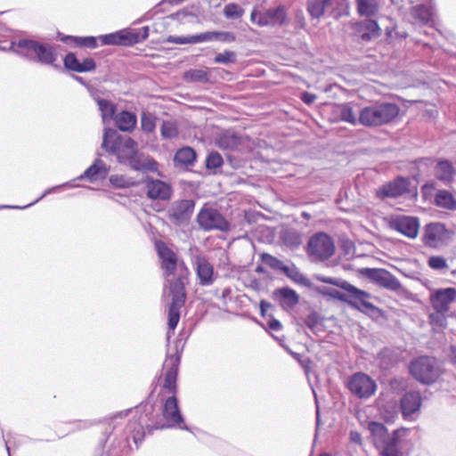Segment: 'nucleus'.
Segmentation results:
<instances>
[{
	"label": "nucleus",
	"mask_w": 456,
	"mask_h": 456,
	"mask_svg": "<svg viewBox=\"0 0 456 456\" xmlns=\"http://www.w3.org/2000/svg\"><path fill=\"white\" fill-rule=\"evenodd\" d=\"M156 250L161 260V268L167 281L169 283L172 302L168 310V330L167 332V340L174 333L179 320L180 309L184 305L185 281L187 280L189 270L183 260H179L176 254L167 247L163 241L155 243Z\"/></svg>",
	"instance_id": "nucleus-1"
},
{
	"label": "nucleus",
	"mask_w": 456,
	"mask_h": 456,
	"mask_svg": "<svg viewBox=\"0 0 456 456\" xmlns=\"http://www.w3.org/2000/svg\"><path fill=\"white\" fill-rule=\"evenodd\" d=\"M138 419L130 421L128 427L133 433L135 444L142 442L145 429L151 433L154 429H163L177 426L182 429H188L183 424L178 400L175 395H169L163 400L162 417L154 415V404L148 399L144 403L137 407Z\"/></svg>",
	"instance_id": "nucleus-2"
},
{
	"label": "nucleus",
	"mask_w": 456,
	"mask_h": 456,
	"mask_svg": "<svg viewBox=\"0 0 456 456\" xmlns=\"http://www.w3.org/2000/svg\"><path fill=\"white\" fill-rule=\"evenodd\" d=\"M102 147L107 152L117 156L120 163L127 164L134 170H158V163L152 158L140 153L134 139L120 135L115 129H104Z\"/></svg>",
	"instance_id": "nucleus-3"
},
{
	"label": "nucleus",
	"mask_w": 456,
	"mask_h": 456,
	"mask_svg": "<svg viewBox=\"0 0 456 456\" xmlns=\"http://www.w3.org/2000/svg\"><path fill=\"white\" fill-rule=\"evenodd\" d=\"M316 280L324 283L332 284L348 292L349 299H347L346 303L353 308L370 315H375L379 313V308L368 301L370 297V293L354 287L346 281L323 275H317Z\"/></svg>",
	"instance_id": "nucleus-4"
},
{
	"label": "nucleus",
	"mask_w": 456,
	"mask_h": 456,
	"mask_svg": "<svg viewBox=\"0 0 456 456\" xmlns=\"http://www.w3.org/2000/svg\"><path fill=\"white\" fill-rule=\"evenodd\" d=\"M397 104L388 102H379L360 110V125L376 127L392 122L399 114Z\"/></svg>",
	"instance_id": "nucleus-5"
},
{
	"label": "nucleus",
	"mask_w": 456,
	"mask_h": 456,
	"mask_svg": "<svg viewBox=\"0 0 456 456\" xmlns=\"http://www.w3.org/2000/svg\"><path fill=\"white\" fill-rule=\"evenodd\" d=\"M10 49L43 64H53L56 60V53L51 45L35 40L20 39L17 43L12 42Z\"/></svg>",
	"instance_id": "nucleus-6"
},
{
	"label": "nucleus",
	"mask_w": 456,
	"mask_h": 456,
	"mask_svg": "<svg viewBox=\"0 0 456 456\" xmlns=\"http://www.w3.org/2000/svg\"><path fill=\"white\" fill-rule=\"evenodd\" d=\"M250 20L260 27H282L289 24L287 9L284 5H277L266 10L253 9Z\"/></svg>",
	"instance_id": "nucleus-7"
},
{
	"label": "nucleus",
	"mask_w": 456,
	"mask_h": 456,
	"mask_svg": "<svg viewBox=\"0 0 456 456\" xmlns=\"http://www.w3.org/2000/svg\"><path fill=\"white\" fill-rule=\"evenodd\" d=\"M409 369L413 378L423 384L434 383L440 376L436 360L428 356H421L411 361Z\"/></svg>",
	"instance_id": "nucleus-8"
},
{
	"label": "nucleus",
	"mask_w": 456,
	"mask_h": 456,
	"mask_svg": "<svg viewBox=\"0 0 456 456\" xmlns=\"http://www.w3.org/2000/svg\"><path fill=\"white\" fill-rule=\"evenodd\" d=\"M197 223L206 232L212 230L227 232L230 229V224L224 216L216 208L208 205H204L198 213Z\"/></svg>",
	"instance_id": "nucleus-9"
},
{
	"label": "nucleus",
	"mask_w": 456,
	"mask_h": 456,
	"mask_svg": "<svg viewBox=\"0 0 456 456\" xmlns=\"http://www.w3.org/2000/svg\"><path fill=\"white\" fill-rule=\"evenodd\" d=\"M334 251L335 245L332 239L324 232L315 233L308 241V255L316 260L329 259Z\"/></svg>",
	"instance_id": "nucleus-10"
},
{
	"label": "nucleus",
	"mask_w": 456,
	"mask_h": 456,
	"mask_svg": "<svg viewBox=\"0 0 456 456\" xmlns=\"http://www.w3.org/2000/svg\"><path fill=\"white\" fill-rule=\"evenodd\" d=\"M346 386L350 392L359 398H369L377 388L375 381L362 372L352 375L348 379Z\"/></svg>",
	"instance_id": "nucleus-11"
},
{
	"label": "nucleus",
	"mask_w": 456,
	"mask_h": 456,
	"mask_svg": "<svg viewBox=\"0 0 456 456\" xmlns=\"http://www.w3.org/2000/svg\"><path fill=\"white\" fill-rule=\"evenodd\" d=\"M194 208L195 202L192 200H175L168 209L169 219L176 225L187 224L191 219Z\"/></svg>",
	"instance_id": "nucleus-12"
},
{
	"label": "nucleus",
	"mask_w": 456,
	"mask_h": 456,
	"mask_svg": "<svg viewBox=\"0 0 456 456\" xmlns=\"http://www.w3.org/2000/svg\"><path fill=\"white\" fill-rule=\"evenodd\" d=\"M179 362L180 356L178 354H167L163 364V370L166 371L163 390L167 391L170 395H175L177 391L176 379Z\"/></svg>",
	"instance_id": "nucleus-13"
},
{
	"label": "nucleus",
	"mask_w": 456,
	"mask_h": 456,
	"mask_svg": "<svg viewBox=\"0 0 456 456\" xmlns=\"http://www.w3.org/2000/svg\"><path fill=\"white\" fill-rule=\"evenodd\" d=\"M362 273L378 285L391 290H397L401 283L397 278L385 269L363 268Z\"/></svg>",
	"instance_id": "nucleus-14"
},
{
	"label": "nucleus",
	"mask_w": 456,
	"mask_h": 456,
	"mask_svg": "<svg viewBox=\"0 0 456 456\" xmlns=\"http://www.w3.org/2000/svg\"><path fill=\"white\" fill-rule=\"evenodd\" d=\"M390 228L410 239H415L419 233V223L417 217L400 216L390 221Z\"/></svg>",
	"instance_id": "nucleus-15"
},
{
	"label": "nucleus",
	"mask_w": 456,
	"mask_h": 456,
	"mask_svg": "<svg viewBox=\"0 0 456 456\" xmlns=\"http://www.w3.org/2000/svg\"><path fill=\"white\" fill-rule=\"evenodd\" d=\"M248 138L232 131L222 132L216 139V145L222 150L240 151L248 143Z\"/></svg>",
	"instance_id": "nucleus-16"
},
{
	"label": "nucleus",
	"mask_w": 456,
	"mask_h": 456,
	"mask_svg": "<svg viewBox=\"0 0 456 456\" xmlns=\"http://www.w3.org/2000/svg\"><path fill=\"white\" fill-rule=\"evenodd\" d=\"M429 299L434 310L449 312L450 305L456 299V289L446 288L436 289L431 292Z\"/></svg>",
	"instance_id": "nucleus-17"
},
{
	"label": "nucleus",
	"mask_w": 456,
	"mask_h": 456,
	"mask_svg": "<svg viewBox=\"0 0 456 456\" xmlns=\"http://www.w3.org/2000/svg\"><path fill=\"white\" fill-rule=\"evenodd\" d=\"M354 35L364 42H370L380 37L381 28L374 20L368 19L352 25Z\"/></svg>",
	"instance_id": "nucleus-18"
},
{
	"label": "nucleus",
	"mask_w": 456,
	"mask_h": 456,
	"mask_svg": "<svg viewBox=\"0 0 456 456\" xmlns=\"http://www.w3.org/2000/svg\"><path fill=\"white\" fill-rule=\"evenodd\" d=\"M368 429L370 430L372 441L378 449L384 447L392 441H395L398 437V430L394 431L391 436L386 427L379 422L370 421L368 424Z\"/></svg>",
	"instance_id": "nucleus-19"
},
{
	"label": "nucleus",
	"mask_w": 456,
	"mask_h": 456,
	"mask_svg": "<svg viewBox=\"0 0 456 456\" xmlns=\"http://www.w3.org/2000/svg\"><path fill=\"white\" fill-rule=\"evenodd\" d=\"M98 39L102 45H132L139 42V36L126 30H120L100 36Z\"/></svg>",
	"instance_id": "nucleus-20"
},
{
	"label": "nucleus",
	"mask_w": 456,
	"mask_h": 456,
	"mask_svg": "<svg viewBox=\"0 0 456 456\" xmlns=\"http://www.w3.org/2000/svg\"><path fill=\"white\" fill-rule=\"evenodd\" d=\"M196 273L201 286L212 285L216 280L213 265L203 256H196Z\"/></svg>",
	"instance_id": "nucleus-21"
},
{
	"label": "nucleus",
	"mask_w": 456,
	"mask_h": 456,
	"mask_svg": "<svg viewBox=\"0 0 456 456\" xmlns=\"http://www.w3.org/2000/svg\"><path fill=\"white\" fill-rule=\"evenodd\" d=\"M147 195L153 200H168L172 194L171 186L160 180H148L146 182Z\"/></svg>",
	"instance_id": "nucleus-22"
},
{
	"label": "nucleus",
	"mask_w": 456,
	"mask_h": 456,
	"mask_svg": "<svg viewBox=\"0 0 456 456\" xmlns=\"http://www.w3.org/2000/svg\"><path fill=\"white\" fill-rule=\"evenodd\" d=\"M420 405L421 395L419 392H408L404 394L401 399V410L404 418H409L417 412Z\"/></svg>",
	"instance_id": "nucleus-23"
},
{
	"label": "nucleus",
	"mask_w": 456,
	"mask_h": 456,
	"mask_svg": "<svg viewBox=\"0 0 456 456\" xmlns=\"http://www.w3.org/2000/svg\"><path fill=\"white\" fill-rule=\"evenodd\" d=\"M64 66L68 69L79 73L92 71L96 68L95 62L92 58H86L84 59L83 61H79L72 53H69L65 56Z\"/></svg>",
	"instance_id": "nucleus-24"
},
{
	"label": "nucleus",
	"mask_w": 456,
	"mask_h": 456,
	"mask_svg": "<svg viewBox=\"0 0 456 456\" xmlns=\"http://www.w3.org/2000/svg\"><path fill=\"white\" fill-rule=\"evenodd\" d=\"M409 181L406 178L399 177L395 181L384 184L379 189L381 196L396 198L408 191Z\"/></svg>",
	"instance_id": "nucleus-25"
},
{
	"label": "nucleus",
	"mask_w": 456,
	"mask_h": 456,
	"mask_svg": "<svg viewBox=\"0 0 456 456\" xmlns=\"http://www.w3.org/2000/svg\"><path fill=\"white\" fill-rule=\"evenodd\" d=\"M273 296L283 309H292L299 302L298 294L289 287L275 289Z\"/></svg>",
	"instance_id": "nucleus-26"
},
{
	"label": "nucleus",
	"mask_w": 456,
	"mask_h": 456,
	"mask_svg": "<svg viewBox=\"0 0 456 456\" xmlns=\"http://www.w3.org/2000/svg\"><path fill=\"white\" fill-rule=\"evenodd\" d=\"M109 170L110 168L107 167L106 164L97 159L78 178H87L90 182L104 179L108 175Z\"/></svg>",
	"instance_id": "nucleus-27"
},
{
	"label": "nucleus",
	"mask_w": 456,
	"mask_h": 456,
	"mask_svg": "<svg viewBox=\"0 0 456 456\" xmlns=\"http://www.w3.org/2000/svg\"><path fill=\"white\" fill-rule=\"evenodd\" d=\"M196 161V152L191 147L179 149L174 157V165L176 167H193Z\"/></svg>",
	"instance_id": "nucleus-28"
},
{
	"label": "nucleus",
	"mask_w": 456,
	"mask_h": 456,
	"mask_svg": "<svg viewBox=\"0 0 456 456\" xmlns=\"http://www.w3.org/2000/svg\"><path fill=\"white\" fill-rule=\"evenodd\" d=\"M444 225L441 224H429L426 226L424 242L430 247H436L443 240Z\"/></svg>",
	"instance_id": "nucleus-29"
},
{
	"label": "nucleus",
	"mask_w": 456,
	"mask_h": 456,
	"mask_svg": "<svg viewBox=\"0 0 456 456\" xmlns=\"http://www.w3.org/2000/svg\"><path fill=\"white\" fill-rule=\"evenodd\" d=\"M113 119L117 127L124 132H132L137 124L136 116L126 110L118 113Z\"/></svg>",
	"instance_id": "nucleus-30"
},
{
	"label": "nucleus",
	"mask_w": 456,
	"mask_h": 456,
	"mask_svg": "<svg viewBox=\"0 0 456 456\" xmlns=\"http://www.w3.org/2000/svg\"><path fill=\"white\" fill-rule=\"evenodd\" d=\"M455 169L448 160L437 163L435 168V176L444 184H449L454 180Z\"/></svg>",
	"instance_id": "nucleus-31"
},
{
	"label": "nucleus",
	"mask_w": 456,
	"mask_h": 456,
	"mask_svg": "<svg viewBox=\"0 0 456 456\" xmlns=\"http://www.w3.org/2000/svg\"><path fill=\"white\" fill-rule=\"evenodd\" d=\"M333 4L334 0H307L306 10L313 19H319Z\"/></svg>",
	"instance_id": "nucleus-32"
},
{
	"label": "nucleus",
	"mask_w": 456,
	"mask_h": 456,
	"mask_svg": "<svg viewBox=\"0 0 456 456\" xmlns=\"http://www.w3.org/2000/svg\"><path fill=\"white\" fill-rule=\"evenodd\" d=\"M355 5L360 16L374 17L379 11V0H355Z\"/></svg>",
	"instance_id": "nucleus-33"
},
{
	"label": "nucleus",
	"mask_w": 456,
	"mask_h": 456,
	"mask_svg": "<svg viewBox=\"0 0 456 456\" xmlns=\"http://www.w3.org/2000/svg\"><path fill=\"white\" fill-rule=\"evenodd\" d=\"M435 202L436 205L440 208L449 210L456 209V200L453 195L446 190H440L436 192Z\"/></svg>",
	"instance_id": "nucleus-34"
},
{
	"label": "nucleus",
	"mask_w": 456,
	"mask_h": 456,
	"mask_svg": "<svg viewBox=\"0 0 456 456\" xmlns=\"http://www.w3.org/2000/svg\"><path fill=\"white\" fill-rule=\"evenodd\" d=\"M281 241L290 248H297L302 243L301 234L293 229H286L281 234Z\"/></svg>",
	"instance_id": "nucleus-35"
},
{
	"label": "nucleus",
	"mask_w": 456,
	"mask_h": 456,
	"mask_svg": "<svg viewBox=\"0 0 456 456\" xmlns=\"http://www.w3.org/2000/svg\"><path fill=\"white\" fill-rule=\"evenodd\" d=\"M98 107L102 112L103 123L114 118L116 105L109 100L97 99Z\"/></svg>",
	"instance_id": "nucleus-36"
},
{
	"label": "nucleus",
	"mask_w": 456,
	"mask_h": 456,
	"mask_svg": "<svg viewBox=\"0 0 456 456\" xmlns=\"http://www.w3.org/2000/svg\"><path fill=\"white\" fill-rule=\"evenodd\" d=\"M412 17L421 23H428L432 17V10L424 4H418L411 8Z\"/></svg>",
	"instance_id": "nucleus-37"
},
{
	"label": "nucleus",
	"mask_w": 456,
	"mask_h": 456,
	"mask_svg": "<svg viewBox=\"0 0 456 456\" xmlns=\"http://www.w3.org/2000/svg\"><path fill=\"white\" fill-rule=\"evenodd\" d=\"M282 273L289 277L290 280L295 281L297 284L301 285H306L307 284V279L305 276L295 266H288L286 265L283 268Z\"/></svg>",
	"instance_id": "nucleus-38"
},
{
	"label": "nucleus",
	"mask_w": 456,
	"mask_h": 456,
	"mask_svg": "<svg viewBox=\"0 0 456 456\" xmlns=\"http://www.w3.org/2000/svg\"><path fill=\"white\" fill-rule=\"evenodd\" d=\"M156 117L150 112H142L141 117L142 130L147 134L152 133L156 128Z\"/></svg>",
	"instance_id": "nucleus-39"
},
{
	"label": "nucleus",
	"mask_w": 456,
	"mask_h": 456,
	"mask_svg": "<svg viewBox=\"0 0 456 456\" xmlns=\"http://www.w3.org/2000/svg\"><path fill=\"white\" fill-rule=\"evenodd\" d=\"M97 37H67L66 40H70L77 46L88 47L91 49L96 48Z\"/></svg>",
	"instance_id": "nucleus-40"
},
{
	"label": "nucleus",
	"mask_w": 456,
	"mask_h": 456,
	"mask_svg": "<svg viewBox=\"0 0 456 456\" xmlns=\"http://www.w3.org/2000/svg\"><path fill=\"white\" fill-rule=\"evenodd\" d=\"M340 118L343 121L348 122L354 126L360 124V112L355 114L349 105H344L341 108Z\"/></svg>",
	"instance_id": "nucleus-41"
},
{
	"label": "nucleus",
	"mask_w": 456,
	"mask_h": 456,
	"mask_svg": "<svg viewBox=\"0 0 456 456\" xmlns=\"http://www.w3.org/2000/svg\"><path fill=\"white\" fill-rule=\"evenodd\" d=\"M184 78L189 82H208V73L205 69H190L185 73Z\"/></svg>",
	"instance_id": "nucleus-42"
},
{
	"label": "nucleus",
	"mask_w": 456,
	"mask_h": 456,
	"mask_svg": "<svg viewBox=\"0 0 456 456\" xmlns=\"http://www.w3.org/2000/svg\"><path fill=\"white\" fill-rule=\"evenodd\" d=\"M260 258L265 265H268L270 268L273 270L282 272L283 268L286 266L280 259L268 253L261 254Z\"/></svg>",
	"instance_id": "nucleus-43"
},
{
	"label": "nucleus",
	"mask_w": 456,
	"mask_h": 456,
	"mask_svg": "<svg viewBox=\"0 0 456 456\" xmlns=\"http://www.w3.org/2000/svg\"><path fill=\"white\" fill-rule=\"evenodd\" d=\"M447 316L448 312H440L439 310H435L434 313L429 314L428 318L432 325L439 328H445L447 324Z\"/></svg>",
	"instance_id": "nucleus-44"
},
{
	"label": "nucleus",
	"mask_w": 456,
	"mask_h": 456,
	"mask_svg": "<svg viewBox=\"0 0 456 456\" xmlns=\"http://www.w3.org/2000/svg\"><path fill=\"white\" fill-rule=\"evenodd\" d=\"M160 133L163 138L171 139L178 135V128L175 123L164 121L160 127Z\"/></svg>",
	"instance_id": "nucleus-45"
},
{
	"label": "nucleus",
	"mask_w": 456,
	"mask_h": 456,
	"mask_svg": "<svg viewBox=\"0 0 456 456\" xmlns=\"http://www.w3.org/2000/svg\"><path fill=\"white\" fill-rule=\"evenodd\" d=\"M319 291L323 295L331 297L335 299H338V300L346 302V303L347 299H349L348 292H346V291L341 292L336 289H331V288H327V287L319 289Z\"/></svg>",
	"instance_id": "nucleus-46"
},
{
	"label": "nucleus",
	"mask_w": 456,
	"mask_h": 456,
	"mask_svg": "<svg viewBox=\"0 0 456 456\" xmlns=\"http://www.w3.org/2000/svg\"><path fill=\"white\" fill-rule=\"evenodd\" d=\"M398 437L395 441H392L384 447L379 449L381 456H402L398 449Z\"/></svg>",
	"instance_id": "nucleus-47"
},
{
	"label": "nucleus",
	"mask_w": 456,
	"mask_h": 456,
	"mask_svg": "<svg viewBox=\"0 0 456 456\" xmlns=\"http://www.w3.org/2000/svg\"><path fill=\"white\" fill-rule=\"evenodd\" d=\"M428 265L431 269L434 270H445L449 267L446 259L440 256H434L429 257Z\"/></svg>",
	"instance_id": "nucleus-48"
},
{
	"label": "nucleus",
	"mask_w": 456,
	"mask_h": 456,
	"mask_svg": "<svg viewBox=\"0 0 456 456\" xmlns=\"http://www.w3.org/2000/svg\"><path fill=\"white\" fill-rule=\"evenodd\" d=\"M223 162L224 160L222 156L218 152L213 151L208 154L206 160V166L208 169H215L220 167L223 165Z\"/></svg>",
	"instance_id": "nucleus-49"
},
{
	"label": "nucleus",
	"mask_w": 456,
	"mask_h": 456,
	"mask_svg": "<svg viewBox=\"0 0 456 456\" xmlns=\"http://www.w3.org/2000/svg\"><path fill=\"white\" fill-rule=\"evenodd\" d=\"M214 61L216 63L229 64L236 61V53L232 51H224L216 55Z\"/></svg>",
	"instance_id": "nucleus-50"
},
{
	"label": "nucleus",
	"mask_w": 456,
	"mask_h": 456,
	"mask_svg": "<svg viewBox=\"0 0 456 456\" xmlns=\"http://www.w3.org/2000/svg\"><path fill=\"white\" fill-rule=\"evenodd\" d=\"M224 13L226 18H240L241 16V9L238 4H229L225 5Z\"/></svg>",
	"instance_id": "nucleus-51"
},
{
	"label": "nucleus",
	"mask_w": 456,
	"mask_h": 456,
	"mask_svg": "<svg viewBox=\"0 0 456 456\" xmlns=\"http://www.w3.org/2000/svg\"><path fill=\"white\" fill-rule=\"evenodd\" d=\"M191 44L214 41V31H206L198 35L191 36Z\"/></svg>",
	"instance_id": "nucleus-52"
},
{
	"label": "nucleus",
	"mask_w": 456,
	"mask_h": 456,
	"mask_svg": "<svg viewBox=\"0 0 456 456\" xmlns=\"http://www.w3.org/2000/svg\"><path fill=\"white\" fill-rule=\"evenodd\" d=\"M305 322L310 330H314L322 323V320L316 312H312L307 315Z\"/></svg>",
	"instance_id": "nucleus-53"
},
{
	"label": "nucleus",
	"mask_w": 456,
	"mask_h": 456,
	"mask_svg": "<svg viewBox=\"0 0 456 456\" xmlns=\"http://www.w3.org/2000/svg\"><path fill=\"white\" fill-rule=\"evenodd\" d=\"M235 36L232 32L227 31H214V41L222 42H233L235 41Z\"/></svg>",
	"instance_id": "nucleus-54"
},
{
	"label": "nucleus",
	"mask_w": 456,
	"mask_h": 456,
	"mask_svg": "<svg viewBox=\"0 0 456 456\" xmlns=\"http://www.w3.org/2000/svg\"><path fill=\"white\" fill-rule=\"evenodd\" d=\"M191 36H187V37L169 36L166 41L167 43H172V44L185 45V44H191Z\"/></svg>",
	"instance_id": "nucleus-55"
},
{
	"label": "nucleus",
	"mask_w": 456,
	"mask_h": 456,
	"mask_svg": "<svg viewBox=\"0 0 456 456\" xmlns=\"http://www.w3.org/2000/svg\"><path fill=\"white\" fill-rule=\"evenodd\" d=\"M302 101L306 103V104H311L313 103L315 99H316V95L314 94H310V93H304L302 94V97H301Z\"/></svg>",
	"instance_id": "nucleus-56"
},
{
	"label": "nucleus",
	"mask_w": 456,
	"mask_h": 456,
	"mask_svg": "<svg viewBox=\"0 0 456 456\" xmlns=\"http://www.w3.org/2000/svg\"><path fill=\"white\" fill-rule=\"evenodd\" d=\"M350 440L351 442L361 444H362V436L361 434L357 431H351L350 432Z\"/></svg>",
	"instance_id": "nucleus-57"
},
{
	"label": "nucleus",
	"mask_w": 456,
	"mask_h": 456,
	"mask_svg": "<svg viewBox=\"0 0 456 456\" xmlns=\"http://www.w3.org/2000/svg\"><path fill=\"white\" fill-rule=\"evenodd\" d=\"M268 326L272 330L275 331H278L281 329V323L276 319L270 320L268 322Z\"/></svg>",
	"instance_id": "nucleus-58"
},
{
	"label": "nucleus",
	"mask_w": 456,
	"mask_h": 456,
	"mask_svg": "<svg viewBox=\"0 0 456 456\" xmlns=\"http://www.w3.org/2000/svg\"><path fill=\"white\" fill-rule=\"evenodd\" d=\"M259 307H260L261 314L265 315V313L268 311V309H270L272 307V305L265 300H261L260 304H259Z\"/></svg>",
	"instance_id": "nucleus-59"
},
{
	"label": "nucleus",
	"mask_w": 456,
	"mask_h": 456,
	"mask_svg": "<svg viewBox=\"0 0 456 456\" xmlns=\"http://www.w3.org/2000/svg\"><path fill=\"white\" fill-rule=\"evenodd\" d=\"M451 354L450 358L452 362L456 366V346H452L450 348Z\"/></svg>",
	"instance_id": "nucleus-60"
},
{
	"label": "nucleus",
	"mask_w": 456,
	"mask_h": 456,
	"mask_svg": "<svg viewBox=\"0 0 456 456\" xmlns=\"http://www.w3.org/2000/svg\"><path fill=\"white\" fill-rule=\"evenodd\" d=\"M142 30L143 31L142 35L137 34L139 36V42L146 39L149 37V28L148 27L142 28Z\"/></svg>",
	"instance_id": "nucleus-61"
},
{
	"label": "nucleus",
	"mask_w": 456,
	"mask_h": 456,
	"mask_svg": "<svg viewBox=\"0 0 456 456\" xmlns=\"http://www.w3.org/2000/svg\"><path fill=\"white\" fill-rule=\"evenodd\" d=\"M128 411H129V410L125 411H120V412H118V413H117V414H115V415H113V416H111L110 419V420H114V419H117V418H123V417H126V416L127 415Z\"/></svg>",
	"instance_id": "nucleus-62"
},
{
	"label": "nucleus",
	"mask_w": 456,
	"mask_h": 456,
	"mask_svg": "<svg viewBox=\"0 0 456 456\" xmlns=\"http://www.w3.org/2000/svg\"><path fill=\"white\" fill-rule=\"evenodd\" d=\"M256 273H263V272H264V270H263L262 266L258 265V266L256 268Z\"/></svg>",
	"instance_id": "nucleus-63"
},
{
	"label": "nucleus",
	"mask_w": 456,
	"mask_h": 456,
	"mask_svg": "<svg viewBox=\"0 0 456 456\" xmlns=\"http://www.w3.org/2000/svg\"><path fill=\"white\" fill-rule=\"evenodd\" d=\"M319 456H331V455H330V454H329V453H322V454H320Z\"/></svg>",
	"instance_id": "nucleus-64"
}]
</instances>
